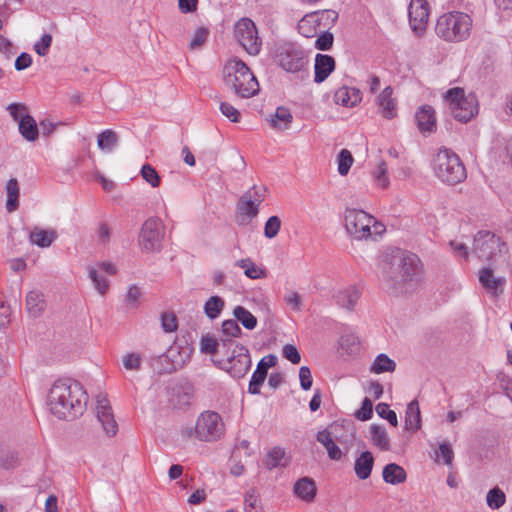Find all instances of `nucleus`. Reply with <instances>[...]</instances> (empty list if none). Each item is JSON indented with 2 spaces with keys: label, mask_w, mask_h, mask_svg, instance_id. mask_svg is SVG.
<instances>
[{
  "label": "nucleus",
  "mask_w": 512,
  "mask_h": 512,
  "mask_svg": "<svg viewBox=\"0 0 512 512\" xmlns=\"http://www.w3.org/2000/svg\"><path fill=\"white\" fill-rule=\"evenodd\" d=\"M87 394L81 384L72 379H59L50 388L47 405L58 419H74L83 414Z\"/></svg>",
  "instance_id": "obj_1"
},
{
  "label": "nucleus",
  "mask_w": 512,
  "mask_h": 512,
  "mask_svg": "<svg viewBox=\"0 0 512 512\" xmlns=\"http://www.w3.org/2000/svg\"><path fill=\"white\" fill-rule=\"evenodd\" d=\"M473 29L472 17L461 11L446 12L439 16L435 26L436 35L449 43L467 40Z\"/></svg>",
  "instance_id": "obj_2"
},
{
  "label": "nucleus",
  "mask_w": 512,
  "mask_h": 512,
  "mask_svg": "<svg viewBox=\"0 0 512 512\" xmlns=\"http://www.w3.org/2000/svg\"><path fill=\"white\" fill-rule=\"evenodd\" d=\"M225 85L241 98H250L259 92V83L249 67L239 59L229 61L223 69Z\"/></svg>",
  "instance_id": "obj_3"
},
{
  "label": "nucleus",
  "mask_w": 512,
  "mask_h": 512,
  "mask_svg": "<svg viewBox=\"0 0 512 512\" xmlns=\"http://www.w3.org/2000/svg\"><path fill=\"white\" fill-rule=\"evenodd\" d=\"M222 349H225V354L215 364L233 378H243L252 365L249 350L232 339L226 340Z\"/></svg>",
  "instance_id": "obj_4"
},
{
  "label": "nucleus",
  "mask_w": 512,
  "mask_h": 512,
  "mask_svg": "<svg viewBox=\"0 0 512 512\" xmlns=\"http://www.w3.org/2000/svg\"><path fill=\"white\" fill-rule=\"evenodd\" d=\"M432 169L434 175L448 185H456L467 177L466 169L459 156L447 148H442L435 154Z\"/></svg>",
  "instance_id": "obj_5"
},
{
  "label": "nucleus",
  "mask_w": 512,
  "mask_h": 512,
  "mask_svg": "<svg viewBox=\"0 0 512 512\" xmlns=\"http://www.w3.org/2000/svg\"><path fill=\"white\" fill-rule=\"evenodd\" d=\"M274 58L284 71L298 74L301 79L308 77L309 59L302 47L294 43L281 44L276 48Z\"/></svg>",
  "instance_id": "obj_6"
},
{
  "label": "nucleus",
  "mask_w": 512,
  "mask_h": 512,
  "mask_svg": "<svg viewBox=\"0 0 512 512\" xmlns=\"http://www.w3.org/2000/svg\"><path fill=\"white\" fill-rule=\"evenodd\" d=\"M450 114L459 122L467 123L478 114V100L473 93L466 94L464 89L454 87L444 95Z\"/></svg>",
  "instance_id": "obj_7"
},
{
  "label": "nucleus",
  "mask_w": 512,
  "mask_h": 512,
  "mask_svg": "<svg viewBox=\"0 0 512 512\" xmlns=\"http://www.w3.org/2000/svg\"><path fill=\"white\" fill-rule=\"evenodd\" d=\"M189 437L194 436L199 441L214 442L225 433V424L221 415L215 411H204L198 416L194 428L186 430Z\"/></svg>",
  "instance_id": "obj_8"
},
{
  "label": "nucleus",
  "mask_w": 512,
  "mask_h": 512,
  "mask_svg": "<svg viewBox=\"0 0 512 512\" xmlns=\"http://www.w3.org/2000/svg\"><path fill=\"white\" fill-rule=\"evenodd\" d=\"M372 223L373 216L363 210L349 208L345 210V229L347 233L356 240H363L372 236Z\"/></svg>",
  "instance_id": "obj_9"
},
{
  "label": "nucleus",
  "mask_w": 512,
  "mask_h": 512,
  "mask_svg": "<svg viewBox=\"0 0 512 512\" xmlns=\"http://www.w3.org/2000/svg\"><path fill=\"white\" fill-rule=\"evenodd\" d=\"M402 260V250L396 249L391 254H387L380 263V277L389 289L397 291L403 284L402 263H397Z\"/></svg>",
  "instance_id": "obj_10"
},
{
  "label": "nucleus",
  "mask_w": 512,
  "mask_h": 512,
  "mask_svg": "<svg viewBox=\"0 0 512 512\" xmlns=\"http://www.w3.org/2000/svg\"><path fill=\"white\" fill-rule=\"evenodd\" d=\"M235 36L240 45L250 54L257 55L261 49V40L255 23L249 18H241L234 28Z\"/></svg>",
  "instance_id": "obj_11"
},
{
  "label": "nucleus",
  "mask_w": 512,
  "mask_h": 512,
  "mask_svg": "<svg viewBox=\"0 0 512 512\" xmlns=\"http://www.w3.org/2000/svg\"><path fill=\"white\" fill-rule=\"evenodd\" d=\"M164 225L159 218L147 219L141 228L139 242L146 252L158 251L164 238Z\"/></svg>",
  "instance_id": "obj_12"
},
{
  "label": "nucleus",
  "mask_w": 512,
  "mask_h": 512,
  "mask_svg": "<svg viewBox=\"0 0 512 512\" xmlns=\"http://www.w3.org/2000/svg\"><path fill=\"white\" fill-rule=\"evenodd\" d=\"M409 25L412 31L421 36L427 28L429 4L425 0H411L408 7Z\"/></svg>",
  "instance_id": "obj_13"
},
{
  "label": "nucleus",
  "mask_w": 512,
  "mask_h": 512,
  "mask_svg": "<svg viewBox=\"0 0 512 512\" xmlns=\"http://www.w3.org/2000/svg\"><path fill=\"white\" fill-rule=\"evenodd\" d=\"M96 416L103 430L108 436H114L118 431V425L114 418L112 408L107 397L103 394L96 396Z\"/></svg>",
  "instance_id": "obj_14"
},
{
  "label": "nucleus",
  "mask_w": 512,
  "mask_h": 512,
  "mask_svg": "<svg viewBox=\"0 0 512 512\" xmlns=\"http://www.w3.org/2000/svg\"><path fill=\"white\" fill-rule=\"evenodd\" d=\"M500 239L490 231H479L474 237L473 251L478 257L489 259L499 247Z\"/></svg>",
  "instance_id": "obj_15"
},
{
  "label": "nucleus",
  "mask_w": 512,
  "mask_h": 512,
  "mask_svg": "<svg viewBox=\"0 0 512 512\" xmlns=\"http://www.w3.org/2000/svg\"><path fill=\"white\" fill-rule=\"evenodd\" d=\"M402 263L403 283L405 282H417L420 279L422 273V264L419 257L410 252L402 250V260H399L397 265Z\"/></svg>",
  "instance_id": "obj_16"
},
{
  "label": "nucleus",
  "mask_w": 512,
  "mask_h": 512,
  "mask_svg": "<svg viewBox=\"0 0 512 512\" xmlns=\"http://www.w3.org/2000/svg\"><path fill=\"white\" fill-rule=\"evenodd\" d=\"M276 364L277 357L273 354L263 357L258 362L256 370L253 372L249 382L248 392L250 394L256 395L260 393V387L267 377L268 368L273 367Z\"/></svg>",
  "instance_id": "obj_17"
},
{
  "label": "nucleus",
  "mask_w": 512,
  "mask_h": 512,
  "mask_svg": "<svg viewBox=\"0 0 512 512\" xmlns=\"http://www.w3.org/2000/svg\"><path fill=\"white\" fill-rule=\"evenodd\" d=\"M479 281L488 293L498 296L503 293L506 279L504 277H495L492 269L483 268L479 272Z\"/></svg>",
  "instance_id": "obj_18"
},
{
  "label": "nucleus",
  "mask_w": 512,
  "mask_h": 512,
  "mask_svg": "<svg viewBox=\"0 0 512 512\" xmlns=\"http://www.w3.org/2000/svg\"><path fill=\"white\" fill-rule=\"evenodd\" d=\"M392 95V87L387 86L377 96L379 112L386 119H392L397 115L396 99Z\"/></svg>",
  "instance_id": "obj_19"
},
{
  "label": "nucleus",
  "mask_w": 512,
  "mask_h": 512,
  "mask_svg": "<svg viewBox=\"0 0 512 512\" xmlns=\"http://www.w3.org/2000/svg\"><path fill=\"white\" fill-rule=\"evenodd\" d=\"M335 69V60L327 54H317L314 64V82L322 83Z\"/></svg>",
  "instance_id": "obj_20"
},
{
  "label": "nucleus",
  "mask_w": 512,
  "mask_h": 512,
  "mask_svg": "<svg viewBox=\"0 0 512 512\" xmlns=\"http://www.w3.org/2000/svg\"><path fill=\"white\" fill-rule=\"evenodd\" d=\"M418 128L421 132H433L436 129V116L435 110L429 106L424 105L418 109L415 114Z\"/></svg>",
  "instance_id": "obj_21"
},
{
  "label": "nucleus",
  "mask_w": 512,
  "mask_h": 512,
  "mask_svg": "<svg viewBox=\"0 0 512 512\" xmlns=\"http://www.w3.org/2000/svg\"><path fill=\"white\" fill-rule=\"evenodd\" d=\"M334 102L344 107H353L361 101V92L354 87L343 86L334 93Z\"/></svg>",
  "instance_id": "obj_22"
},
{
  "label": "nucleus",
  "mask_w": 512,
  "mask_h": 512,
  "mask_svg": "<svg viewBox=\"0 0 512 512\" xmlns=\"http://www.w3.org/2000/svg\"><path fill=\"white\" fill-rule=\"evenodd\" d=\"M309 16H305L298 25L299 31L302 32L305 25L309 23L308 20ZM310 18L313 19L314 22H316L319 26H323L324 28H329L330 26L334 25L335 22L338 19V13L334 10H323L319 12H315L314 14L310 15Z\"/></svg>",
  "instance_id": "obj_23"
},
{
  "label": "nucleus",
  "mask_w": 512,
  "mask_h": 512,
  "mask_svg": "<svg viewBox=\"0 0 512 512\" xmlns=\"http://www.w3.org/2000/svg\"><path fill=\"white\" fill-rule=\"evenodd\" d=\"M374 465V457L370 451H363L355 460L354 471L360 480L370 477Z\"/></svg>",
  "instance_id": "obj_24"
},
{
  "label": "nucleus",
  "mask_w": 512,
  "mask_h": 512,
  "mask_svg": "<svg viewBox=\"0 0 512 512\" xmlns=\"http://www.w3.org/2000/svg\"><path fill=\"white\" fill-rule=\"evenodd\" d=\"M371 443L381 451L391 449L390 437L383 425L372 424L369 429Z\"/></svg>",
  "instance_id": "obj_25"
},
{
  "label": "nucleus",
  "mask_w": 512,
  "mask_h": 512,
  "mask_svg": "<svg viewBox=\"0 0 512 512\" xmlns=\"http://www.w3.org/2000/svg\"><path fill=\"white\" fill-rule=\"evenodd\" d=\"M421 428V413L417 400H412L405 412V429L411 433L417 432Z\"/></svg>",
  "instance_id": "obj_26"
},
{
  "label": "nucleus",
  "mask_w": 512,
  "mask_h": 512,
  "mask_svg": "<svg viewBox=\"0 0 512 512\" xmlns=\"http://www.w3.org/2000/svg\"><path fill=\"white\" fill-rule=\"evenodd\" d=\"M46 308L44 295L39 290H32L26 296V309L30 316H40Z\"/></svg>",
  "instance_id": "obj_27"
},
{
  "label": "nucleus",
  "mask_w": 512,
  "mask_h": 512,
  "mask_svg": "<svg viewBox=\"0 0 512 512\" xmlns=\"http://www.w3.org/2000/svg\"><path fill=\"white\" fill-rule=\"evenodd\" d=\"M359 297L360 292L355 286L341 289L335 294L337 304L350 311L353 310Z\"/></svg>",
  "instance_id": "obj_28"
},
{
  "label": "nucleus",
  "mask_w": 512,
  "mask_h": 512,
  "mask_svg": "<svg viewBox=\"0 0 512 512\" xmlns=\"http://www.w3.org/2000/svg\"><path fill=\"white\" fill-rule=\"evenodd\" d=\"M294 493L303 501H313L316 496L315 482L308 477L299 479L294 485Z\"/></svg>",
  "instance_id": "obj_29"
},
{
  "label": "nucleus",
  "mask_w": 512,
  "mask_h": 512,
  "mask_svg": "<svg viewBox=\"0 0 512 512\" xmlns=\"http://www.w3.org/2000/svg\"><path fill=\"white\" fill-rule=\"evenodd\" d=\"M237 210L249 219L255 218L259 213V204L253 200L251 191H246L237 203Z\"/></svg>",
  "instance_id": "obj_30"
},
{
  "label": "nucleus",
  "mask_w": 512,
  "mask_h": 512,
  "mask_svg": "<svg viewBox=\"0 0 512 512\" xmlns=\"http://www.w3.org/2000/svg\"><path fill=\"white\" fill-rule=\"evenodd\" d=\"M383 480L386 483L397 485L406 481L407 475L405 470L396 463L387 464L382 472Z\"/></svg>",
  "instance_id": "obj_31"
},
{
  "label": "nucleus",
  "mask_w": 512,
  "mask_h": 512,
  "mask_svg": "<svg viewBox=\"0 0 512 512\" xmlns=\"http://www.w3.org/2000/svg\"><path fill=\"white\" fill-rule=\"evenodd\" d=\"M18 130L21 136L29 142H34L39 137V128L35 119L28 115L18 124Z\"/></svg>",
  "instance_id": "obj_32"
},
{
  "label": "nucleus",
  "mask_w": 512,
  "mask_h": 512,
  "mask_svg": "<svg viewBox=\"0 0 512 512\" xmlns=\"http://www.w3.org/2000/svg\"><path fill=\"white\" fill-rule=\"evenodd\" d=\"M293 116L289 109L285 107H278L275 113L271 116L269 122L271 127L279 130H286L292 123Z\"/></svg>",
  "instance_id": "obj_33"
},
{
  "label": "nucleus",
  "mask_w": 512,
  "mask_h": 512,
  "mask_svg": "<svg viewBox=\"0 0 512 512\" xmlns=\"http://www.w3.org/2000/svg\"><path fill=\"white\" fill-rule=\"evenodd\" d=\"M56 238L54 231H48L43 229L35 228L29 235V239L32 244L39 247H49Z\"/></svg>",
  "instance_id": "obj_34"
},
{
  "label": "nucleus",
  "mask_w": 512,
  "mask_h": 512,
  "mask_svg": "<svg viewBox=\"0 0 512 512\" xmlns=\"http://www.w3.org/2000/svg\"><path fill=\"white\" fill-rule=\"evenodd\" d=\"M229 338H227L228 340ZM226 339H221L219 342L209 336H203L200 341L201 351L206 354H212V355H221L223 356L225 354V349H222V345L225 343Z\"/></svg>",
  "instance_id": "obj_35"
},
{
  "label": "nucleus",
  "mask_w": 512,
  "mask_h": 512,
  "mask_svg": "<svg viewBox=\"0 0 512 512\" xmlns=\"http://www.w3.org/2000/svg\"><path fill=\"white\" fill-rule=\"evenodd\" d=\"M224 307L225 301L220 296L214 295L204 303V313L209 319L214 320L220 316Z\"/></svg>",
  "instance_id": "obj_36"
},
{
  "label": "nucleus",
  "mask_w": 512,
  "mask_h": 512,
  "mask_svg": "<svg viewBox=\"0 0 512 512\" xmlns=\"http://www.w3.org/2000/svg\"><path fill=\"white\" fill-rule=\"evenodd\" d=\"M7 202L6 209L8 212L17 210L19 202V186L15 178L8 180L6 184Z\"/></svg>",
  "instance_id": "obj_37"
},
{
  "label": "nucleus",
  "mask_w": 512,
  "mask_h": 512,
  "mask_svg": "<svg viewBox=\"0 0 512 512\" xmlns=\"http://www.w3.org/2000/svg\"><path fill=\"white\" fill-rule=\"evenodd\" d=\"M233 315L236 321H239L245 329L253 330L257 326V318L243 306H236Z\"/></svg>",
  "instance_id": "obj_38"
},
{
  "label": "nucleus",
  "mask_w": 512,
  "mask_h": 512,
  "mask_svg": "<svg viewBox=\"0 0 512 512\" xmlns=\"http://www.w3.org/2000/svg\"><path fill=\"white\" fill-rule=\"evenodd\" d=\"M171 391L172 394L169 401L173 406L180 407L190 403L192 393L189 386L187 389H184V387L176 385L171 388Z\"/></svg>",
  "instance_id": "obj_39"
},
{
  "label": "nucleus",
  "mask_w": 512,
  "mask_h": 512,
  "mask_svg": "<svg viewBox=\"0 0 512 512\" xmlns=\"http://www.w3.org/2000/svg\"><path fill=\"white\" fill-rule=\"evenodd\" d=\"M118 144V136L113 130L107 129L102 131L97 138L99 149L111 152Z\"/></svg>",
  "instance_id": "obj_40"
},
{
  "label": "nucleus",
  "mask_w": 512,
  "mask_h": 512,
  "mask_svg": "<svg viewBox=\"0 0 512 512\" xmlns=\"http://www.w3.org/2000/svg\"><path fill=\"white\" fill-rule=\"evenodd\" d=\"M396 368V363L390 359L386 354H379L372 363L371 371L376 374L384 372H393Z\"/></svg>",
  "instance_id": "obj_41"
},
{
  "label": "nucleus",
  "mask_w": 512,
  "mask_h": 512,
  "mask_svg": "<svg viewBox=\"0 0 512 512\" xmlns=\"http://www.w3.org/2000/svg\"><path fill=\"white\" fill-rule=\"evenodd\" d=\"M20 464V456L16 451L0 449V467L5 470L15 469Z\"/></svg>",
  "instance_id": "obj_42"
},
{
  "label": "nucleus",
  "mask_w": 512,
  "mask_h": 512,
  "mask_svg": "<svg viewBox=\"0 0 512 512\" xmlns=\"http://www.w3.org/2000/svg\"><path fill=\"white\" fill-rule=\"evenodd\" d=\"M89 278L92 281L95 290L100 295H105L109 289V281L95 267H89Z\"/></svg>",
  "instance_id": "obj_43"
},
{
  "label": "nucleus",
  "mask_w": 512,
  "mask_h": 512,
  "mask_svg": "<svg viewBox=\"0 0 512 512\" xmlns=\"http://www.w3.org/2000/svg\"><path fill=\"white\" fill-rule=\"evenodd\" d=\"M285 451L280 447L272 448L264 459V465L267 469L272 470L279 466H284L282 460L284 459Z\"/></svg>",
  "instance_id": "obj_44"
},
{
  "label": "nucleus",
  "mask_w": 512,
  "mask_h": 512,
  "mask_svg": "<svg viewBox=\"0 0 512 512\" xmlns=\"http://www.w3.org/2000/svg\"><path fill=\"white\" fill-rule=\"evenodd\" d=\"M236 266L244 269V274L250 279H259L263 273L250 258L238 260Z\"/></svg>",
  "instance_id": "obj_45"
},
{
  "label": "nucleus",
  "mask_w": 512,
  "mask_h": 512,
  "mask_svg": "<svg viewBox=\"0 0 512 512\" xmlns=\"http://www.w3.org/2000/svg\"><path fill=\"white\" fill-rule=\"evenodd\" d=\"M374 183L377 187L386 189L389 186V178L387 176V166L384 161H380L374 173Z\"/></svg>",
  "instance_id": "obj_46"
},
{
  "label": "nucleus",
  "mask_w": 512,
  "mask_h": 512,
  "mask_svg": "<svg viewBox=\"0 0 512 512\" xmlns=\"http://www.w3.org/2000/svg\"><path fill=\"white\" fill-rule=\"evenodd\" d=\"M337 162L339 174L342 176L346 175L353 164L351 152L347 149H342L337 156Z\"/></svg>",
  "instance_id": "obj_47"
},
{
  "label": "nucleus",
  "mask_w": 512,
  "mask_h": 512,
  "mask_svg": "<svg viewBox=\"0 0 512 512\" xmlns=\"http://www.w3.org/2000/svg\"><path fill=\"white\" fill-rule=\"evenodd\" d=\"M340 347L347 353L351 354L359 345L358 337L351 332L343 333L339 339Z\"/></svg>",
  "instance_id": "obj_48"
},
{
  "label": "nucleus",
  "mask_w": 512,
  "mask_h": 512,
  "mask_svg": "<svg viewBox=\"0 0 512 512\" xmlns=\"http://www.w3.org/2000/svg\"><path fill=\"white\" fill-rule=\"evenodd\" d=\"M487 505L492 509H498L505 503V494L499 488H493L487 493Z\"/></svg>",
  "instance_id": "obj_49"
},
{
  "label": "nucleus",
  "mask_w": 512,
  "mask_h": 512,
  "mask_svg": "<svg viewBox=\"0 0 512 512\" xmlns=\"http://www.w3.org/2000/svg\"><path fill=\"white\" fill-rule=\"evenodd\" d=\"M376 412L379 417L386 419L393 427L398 425V419L395 411L389 408V405L386 403H379L376 405Z\"/></svg>",
  "instance_id": "obj_50"
},
{
  "label": "nucleus",
  "mask_w": 512,
  "mask_h": 512,
  "mask_svg": "<svg viewBox=\"0 0 512 512\" xmlns=\"http://www.w3.org/2000/svg\"><path fill=\"white\" fill-rule=\"evenodd\" d=\"M7 111L14 121H17L18 124L22 119L26 116L30 115L28 108L25 104L22 103H11L7 106Z\"/></svg>",
  "instance_id": "obj_51"
},
{
  "label": "nucleus",
  "mask_w": 512,
  "mask_h": 512,
  "mask_svg": "<svg viewBox=\"0 0 512 512\" xmlns=\"http://www.w3.org/2000/svg\"><path fill=\"white\" fill-rule=\"evenodd\" d=\"M281 228V220L278 216H271L265 223L264 235L268 239H272L277 236Z\"/></svg>",
  "instance_id": "obj_52"
},
{
  "label": "nucleus",
  "mask_w": 512,
  "mask_h": 512,
  "mask_svg": "<svg viewBox=\"0 0 512 512\" xmlns=\"http://www.w3.org/2000/svg\"><path fill=\"white\" fill-rule=\"evenodd\" d=\"M209 35V30L205 27H200L194 33L191 41L189 42V49L196 50L203 46V44L207 41Z\"/></svg>",
  "instance_id": "obj_53"
},
{
  "label": "nucleus",
  "mask_w": 512,
  "mask_h": 512,
  "mask_svg": "<svg viewBox=\"0 0 512 512\" xmlns=\"http://www.w3.org/2000/svg\"><path fill=\"white\" fill-rule=\"evenodd\" d=\"M141 175L143 179L148 182L152 187H158L160 184V177L157 171L150 165L145 164L142 166Z\"/></svg>",
  "instance_id": "obj_54"
},
{
  "label": "nucleus",
  "mask_w": 512,
  "mask_h": 512,
  "mask_svg": "<svg viewBox=\"0 0 512 512\" xmlns=\"http://www.w3.org/2000/svg\"><path fill=\"white\" fill-rule=\"evenodd\" d=\"M373 414V403L369 398H364L359 410L354 413V416L361 421L371 419Z\"/></svg>",
  "instance_id": "obj_55"
},
{
  "label": "nucleus",
  "mask_w": 512,
  "mask_h": 512,
  "mask_svg": "<svg viewBox=\"0 0 512 512\" xmlns=\"http://www.w3.org/2000/svg\"><path fill=\"white\" fill-rule=\"evenodd\" d=\"M222 333L227 337H240L242 330L236 319H228L222 323Z\"/></svg>",
  "instance_id": "obj_56"
},
{
  "label": "nucleus",
  "mask_w": 512,
  "mask_h": 512,
  "mask_svg": "<svg viewBox=\"0 0 512 512\" xmlns=\"http://www.w3.org/2000/svg\"><path fill=\"white\" fill-rule=\"evenodd\" d=\"M334 41V36L329 31H323L315 41V48L321 51L330 50Z\"/></svg>",
  "instance_id": "obj_57"
},
{
  "label": "nucleus",
  "mask_w": 512,
  "mask_h": 512,
  "mask_svg": "<svg viewBox=\"0 0 512 512\" xmlns=\"http://www.w3.org/2000/svg\"><path fill=\"white\" fill-rule=\"evenodd\" d=\"M52 44V36L43 34L41 39L34 44V50L39 56H45Z\"/></svg>",
  "instance_id": "obj_58"
},
{
  "label": "nucleus",
  "mask_w": 512,
  "mask_h": 512,
  "mask_svg": "<svg viewBox=\"0 0 512 512\" xmlns=\"http://www.w3.org/2000/svg\"><path fill=\"white\" fill-rule=\"evenodd\" d=\"M282 355L293 364H298L301 361L300 353L293 344L284 345L282 348Z\"/></svg>",
  "instance_id": "obj_59"
},
{
  "label": "nucleus",
  "mask_w": 512,
  "mask_h": 512,
  "mask_svg": "<svg viewBox=\"0 0 512 512\" xmlns=\"http://www.w3.org/2000/svg\"><path fill=\"white\" fill-rule=\"evenodd\" d=\"M284 301L293 311H300L302 300L300 295L295 291H289L284 295Z\"/></svg>",
  "instance_id": "obj_60"
},
{
  "label": "nucleus",
  "mask_w": 512,
  "mask_h": 512,
  "mask_svg": "<svg viewBox=\"0 0 512 512\" xmlns=\"http://www.w3.org/2000/svg\"><path fill=\"white\" fill-rule=\"evenodd\" d=\"M220 111L224 116H226L230 121L237 123L239 122L240 113L239 111L232 106L228 102H221L220 103Z\"/></svg>",
  "instance_id": "obj_61"
},
{
  "label": "nucleus",
  "mask_w": 512,
  "mask_h": 512,
  "mask_svg": "<svg viewBox=\"0 0 512 512\" xmlns=\"http://www.w3.org/2000/svg\"><path fill=\"white\" fill-rule=\"evenodd\" d=\"M161 326L165 332H173L177 329V319L173 313H163L161 315Z\"/></svg>",
  "instance_id": "obj_62"
},
{
  "label": "nucleus",
  "mask_w": 512,
  "mask_h": 512,
  "mask_svg": "<svg viewBox=\"0 0 512 512\" xmlns=\"http://www.w3.org/2000/svg\"><path fill=\"white\" fill-rule=\"evenodd\" d=\"M300 386L303 390L307 391L311 388L313 379L309 367L302 366L299 369Z\"/></svg>",
  "instance_id": "obj_63"
},
{
  "label": "nucleus",
  "mask_w": 512,
  "mask_h": 512,
  "mask_svg": "<svg viewBox=\"0 0 512 512\" xmlns=\"http://www.w3.org/2000/svg\"><path fill=\"white\" fill-rule=\"evenodd\" d=\"M123 365L127 370H139L141 365V357L136 353H129L123 358Z\"/></svg>",
  "instance_id": "obj_64"
}]
</instances>
